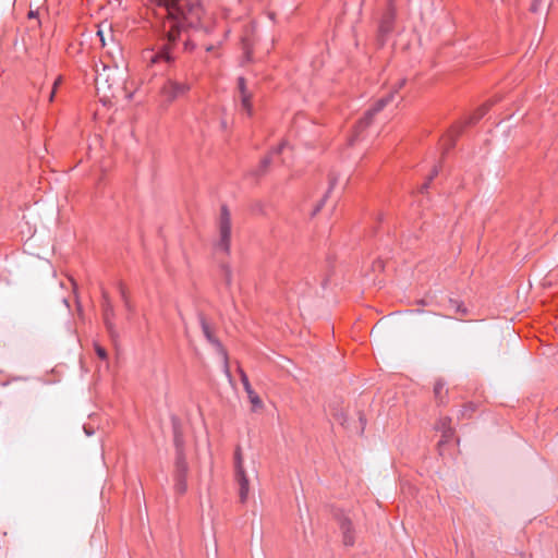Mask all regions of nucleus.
<instances>
[{
  "instance_id": "nucleus-1",
  "label": "nucleus",
  "mask_w": 558,
  "mask_h": 558,
  "mask_svg": "<svg viewBox=\"0 0 558 558\" xmlns=\"http://www.w3.org/2000/svg\"><path fill=\"white\" fill-rule=\"evenodd\" d=\"M155 16L160 20L163 33L167 36V44H161L157 48H147L142 52V60L147 66H155L162 63H169L173 60L170 52V46L181 37L183 32L192 29L194 34L204 32L205 34L211 33L210 26L207 24V17L204 14L195 23L190 25L186 23L182 12L177 11L178 17L173 19L171 23L167 15H158L156 12V5L153 8Z\"/></svg>"
},
{
  "instance_id": "nucleus-2",
  "label": "nucleus",
  "mask_w": 558,
  "mask_h": 558,
  "mask_svg": "<svg viewBox=\"0 0 558 558\" xmlns=\"http://www.w3.org/2000/svg\"><path fill=\"white\" fill-rule=\"evenodd\" d=\"M125 77L124 69L118 64L113 66L104 64L100 70L97 69L95 85L100 99L104 102L118 97L131 99L132 95L126 92L124 86Z\"/></svg>"
},
{
  "instance_id": "nucleus-3",
  "label": "nucleus",
  "mask_w": 558,
  "mask_h": 558,
  "mask_svg": "<svg viewBox=\"0 0 558 558\" xmlns=\"http://www.w3.org/2000/svg\"><path fill=\"white\" fill-rule=\"evenodd\" d=\"M151 5H156L158 15H167L172 23L178 17L177 11L182 12L186 23L195 25L203 15V9L191 3L190 0H149Z\"/></svg>"
},
{
  "instance_id": "nucleus-4",
  "label": "nucleus",
  "mask_w": 558,
  "mask_h": 558,
  "mask_svg": "<svg viewBox=\"0 0 558 558\" xmlns=\"http://www.w3.org/2000/svg\"><path fill=\"white\" fill-rule=\"evenodd\" d=\"M231 241V219L229 210L226 206L221 208L219 226H218V239L215 243V250L228 254L230 252Z\"/></svg>"
},
{
  "instance_id": "nucleus-5",
  "label": "nucleus",
  "mask_w": 558,
  "mask_h": 558,
  "mask_svg": "<svg viewBox=\"0 0 558 558\" xmlns=\"http://www.w3.org/2000/svg\"><path fill=\"white\" fill-rule=\"evenodd\" d=\"M234 473L239 484V496L241 502H245L250 495V478L244 468L241 450L238 448L234 452Z\"/></svg>"
},
{
  "instance_id": "nucleus-6",
  "label": "nucleus",
  "mask_w": 558,
  "mask_h": 558,
  "mask_svg": "<svg viewBox=\"0 0 558 558\" xmlns=\"http://www.w3.org/2000/svg\"><path fill=\"white\" fill-rule=\"evenodd\" d=\"M190 88L191 85L185 81L168 78L160 88V96L163 101L170 104L184 96Z\"/></svg>"
},
{
  "instance_id": "nucleus-7",
  "label": "nucleus",
  "mask_w": 558,
  "mask_h": 558,
  "mask_svg": "<svg viewBox=\"0 0 558 558\" xmlns=\"http://www.w3.org/2000/svg\"><path fill=\"white\" fill-rule=\"evenodd\" d=\"M392 100V95H389L387 97H383L379 100L376 101L373 108L368 109L364 117L359 120L357 124L354 128L353 135L349 138V144L353 145L355 142L359 141V137L361 135L362 130H364L367 125H369L375 113L383 110L386 105Z\"/></svg>"
},
{
  "instance_id": "nucleus-8",
  "label": "nucleus",
  "mask_w": 558,
  "mask_h": 558,
  "mask_svg": "<svg viewBox=\"0 0 558 558\" xmlns=\"http://www.w3.org/2000/svg\"><path fill=\"white\" fill-rule=\"evenodd\" d=\"M189 471V465L182 453L178 454L175 462V483L174 490L175 493L183 495L187 490L186 475Z\"/></svg>"
},
{
  "instance_id": "nucleus-9",
  "label": "nucleus",
  "mask_w": 558,
  "mask_h": 558,
  "mask_svg": "<svg viewBox=\"0 0 558 558\" xmlns=\"http://www.w3.org/2000/svg\"><path fill=\"white\" fill-rule=\"evenodd\" d=\"M202 327H203V332H204L206 339L213 344V347L216 349V351L220 354L225 365L227 366V352L223 349L222 344L219 342V340H217L214 337L209 327L205 323L202 324Z\"/></svg>"
},
{
  "instance_id": "nucleus-10",
  "label": "nucleus",
  "mask_w": 558,
  "mask_h": 558,
  "mask_svg": "<svg viewBox=\"0 0 558 558\" xmlns=\"http://www.w3.org/2000/svg\"><path fill=\"white\" fill-rule=\"evenodd\" d=\"M238 84H239L242 108L247 113V116H251L252 114V106H251V101H250L251 95L246 90L244 78L240 77Z\"/></svg>"
},
{
  "instance_id": "nucleus-11",
  "label": "nucleus",
  "mask_w": 558,
  "mask_h": 558,
  "mask_svg": "<svg viewBox=\"0 0 558 558\" xmlns=\"http://www.w3.org/2000/svg\"><path fill=\"white\" fill-rule=\"evenodd\" d=\"M341 531L343 535V543L345 546H352L354 544V536L352 532V524L349 520L341 522Z\"/></svg>"
},
{
  "instance_id": "nucleus-12",
  "label": "nucleus",
  "mask_w": 558,
  "mask_h": 558,
  "mask_svg": "<svg viewBox=\"0 0 558 558\" xmlns=\"http://www.w3.org/2000/svg\"><path fill=\"white\" fill-rule=\"evenodd\" d=\"M112 316H113V311H112L111 306L109 304H107L104 310V319H105L106 327L111 335H113V324L111 322Z\"/></svg>"
},
{
  "instance_id": "nucleus-13",
  "label": "nucleus",
  "mask_w": 558,
  "mask_h": 558,
  "mask_svg": "<svg viewBox=\"0 0 558 558\" xmlns=\"http://www.w3.org/2000/svg\"><path fill=\"white\" fill-rule=\"evenodd\" d=\"M392 20H393V16L390 13L381 20L380 25H379V32L381 35H386L390 32L391 26H392Z\"/></svg>"
},
{
  "instance_id": "nucleus-14",
  "label": "nucleus",
  "mask_w": 558,
  "mask_h": 558,
  "mask_svg": "<svg viewBox=\"0 0 558 558\" xmlns=\"http://www.w3.org/2000/svg\"><path fill=\"white\" fill-rule=\"evenodd\" d=\"M246 393H247V398H248L250 402L252 403L253 410H257L263 407L262 399L258 397V395L253 389L247 390Z\"/></svg>"
},
{
  "instance_id": "nucleus-15",
  "label": "nucleus",
  "mask_w": 558,
  "mask_h": 558,
  "mask_svg": "<svg viewBox=\"0 0 558 558\" xmlns=\"http://www.w3.org/2000/svg\"><path fill=\"white\" fill-rule=\"evenodd\" d=\"M240 377L245 391L253 389L247 375L242 369H240Z\"/></svg>"
},
{
  "instance_id": "nucleus-16",
  "label": "nucleus",
  "mask_w": 558,
  "mask_h": 558,
  "mask_svg": "<svg viewBox=\"0 0 558 558\" xmlns=\"http://www.w3.org/2000/svg\"><path fill=\"white\" fill-rule=\"evenodd\" d=\"M452 436H453V433L450 428L444 429L442 439L439 441V446H442L445 442H448Z\"/></svg>"
},
{
  "instance_id": "nucleus-17",
  "label": "nucleus",
  "mask_w": 558,
  "mask_h": 558,
  "mask_svg": "<svg viewBox=\"0 0 558 558\" xmlns=\"http://www.w3.org/2000/svg\"><path fill=\"white\" fill-rule=\"evenodd\" d=\"M287 145H288V144H287L286 142H282V143L279 145V147H278V148H276L275 150H272V151L270 153V158H272L275 155L280 154V153H281V151L287 147Z\"/></svg>"
},
{
  "instance_id": "nucleus-18",
  "label": "nucleus",
  "mask_w": 558,
  "mask_h": 558,
  "mask_svg": "<svg viewBox=\"0 0 558 558\" xmlns=\"http://www.w3.org/2000/svg\"><path fill=\"white\" fill-rule=\"evenodd\" d=\"M96 353L97 355L101 359V360H106L107 359V352L104 348L99 347V345H96Z\"/></svg>"
},
{
  "instance_id": "nucleus-19",
  "label": "nucleus",
  "mask_w": 558,
  "mask_h": 558,
  "mask_svg": "<svg viewBox=\"0 0 558 558\" xmlns=\"http://www.w3.org/2000/svg\"><path fill=\"white\" fill-rule=\"evenodd\" d=\"M184 48L185 50H191L194 48V44H193V39L192 37H187L185 40H184Z\"/></svg>"
},
{
  "instance_id": "nucleus-20",
  "label": "nucleus",
  "mask_w": 558,
  "mask_h": 558,
  "mask_svg": "<svg viewBox=\"0 0 558 558\" xmlns=\"http://www.w3.org/2000/svg\"><path fill=\"white\" fill-rule=\"evenodd\" d=\"M60 82H61V78H60V77L54 82L53 90L51 92V94H50V96H49V100H50V101H52V100H53L54 93H56V88H57V86L60 84Z\"/></svg>"
},
{
  "instance_id": "nucleus-21",
  "label": "nucleus",
  "mask_w": 558,
  "mask_h": 558,
  "mask_svg": "<svg viewBox=\"0 0 558 558\" xmlns=\"http://www.w3.org/2000/svg\"><path fill=\"white\" fill-rule=\"evenodd\" d=\"M442 389H444V385H442L441 383H437V384L435 385L434 390H435V393H436L437 396H439V395L441 393Z\"/></svg>"
},
{
  "instance_id": "nucleus-22",
  "label": "nucleus",
  "mask_w": 558,
  "mask_h": 558,
  "mask_svg": "<svg viewBox=\"0 0 558 558\" xmlns=\"http://www.w3.org/2000/svg\"><path fill=\"white\" fill-rule=\"evenodd\" d=\"M97 35L99 36L102 46H105L106 45V39H105L102 29H98Z\"/></svg>"
},
{
  "instance_id": "nucleus-23",
  "label": "nucleus",
  "mask_w": 558,
  "mask_h": 558,
  "mask_svg": "<svg viewBox=\"0 0 558 558\" xmlns=\"http://www.w3.org/2000/svg\"><path fill=\"white\" fill-rule=\"evenodd\" d=\"M225 276L228 283H230L231 271L228 267H225Z\"/></svg>"
},
{
  "instance_id": "nucleus-24",
  "label": "nucleus",
  "mask_w": 558,
  "mask_h": 558,
  "mask_svg": "<svg viewBox=\"0 0 558 558\" xmlns=\"http://www.w3.org/2000/svg\"><path fill=\"white\" fill-rule=\"evenodd\" d=\"M537 9H538V2H537V1H535V2L532 4V10H533V11H537Z\"/></svg>"
},
{
  "instance_id": "nucleus-25",
  "label": "nucleus",
  "mask_w": 558,
  "mask_h": 558,
  "mask_svg": "<svg viewBox=\"0 0 558 558\" xmlns=\"http://www.w3.org/2000/svg\"><path fill=\"white\" fill-rule=\"evenodd\" d=\"M28 16H29V17H35V16H36V12H34V11H29Z\"/></svg>"
},
{
  "instance_id": "nucleus-26",
  "label": "nucleus",
  "mask_w": 558,
  "mask_h": 558,
  "mask_svg": "<svg viewBox=\"0 0 558 558\" xmlns=\"http://www.w3.org/2000/svg\"><path fill=\"white\" fill-rule=\"evenodd\" d=\"M427 187H428V183H424V184L422 185V191L427 190Z\"/></svg>"
},
{
  "instance_id": "nucleus-27",
  "label": "nucleus",
  "mask_w": 558,
  "mask_h": 558,
  "mask_svg": "<svg viewBox=\"0 0 558 558\" xmlns=\"http://www.w3.org/2000/svg\"><path fill=\"white\" fill-rule=\"evenodd\" d=\"M211 49H213V46H208V47L206 48V50H207V51H210Z\"/></svg>"
}]
</instances>
